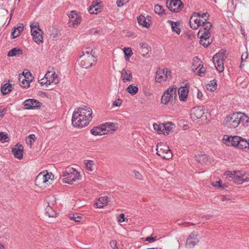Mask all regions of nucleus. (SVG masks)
<instances>
[{
    "label": "nucleus",
    "instance_id": "nucleus-1",
    "mask_svg": "<svg viewBox=\"0 0 249 249\" xmlns=\"http://www.w3.org/2000/svg\"><path fill=\"white\" fill-rule=\"evenodd\" d=\"M92 111L90 108L80 107L73 113L71 122L74 127L83 128L89 124L92 119Z\"/></svg>",
    "mask_w": 249,
    "mask_h": 249
},
{
    "label": "nucleus",
    "instance_id": "nucleus-2",
    "mask_svg": "<svg viewBox=\"0 0 249 249\" xmlns=\"http://www.w3.org/2000/svg\"><path fill=\"white\" fill-rule=\"evenodd\" d=\"M94 54L95 52L93 51V49H89L85 52H83V54L79 59L80 66L85 69L90 67L94 62V58L96 57Z\"/></svg>",
    "mask_w": 249,
    "mask_h": 249
},
{
    "label": "nucleus",
    "instance_id": "nucleus-3",
    "mask_svg": "<svg viewBox=\"0 0 249 249\" xmlns=\"http://www.w3.org/2000/svg\"><path fill=\"white\" fill-rule=\"evenodd\" d=\"M62 176L65 177L63 182L69 184H72L76 180L80 179L79 173L75 169L71 167H67L63 171Z\"/></svg>",
    "mask_w": 249,
    "mask_h": 249
},
{
    "label": "nucleus",
    "instance_id": "nucleus-4",
    "mask_svg": "<svg viewBox=\"0 0 249 249\" xmlns=\"http://www.w3.org/2000/svg\"><path fill=\"white\" fill-rule=\"evenodd\" d=\"M157 154L165 160H169L173 156L172 153L168 146L163 142L158 143L156 148Z\"/></svg>",
    "mask_w": 249,
    "mask_h": 249
},
{
    "label": "nucleus",
    "instance_id": "nucleus-5",
    "mask_svg": "<svg viewBox=\"0 0 249 249\" xmlns=\"http://www.w3.org/2000/svg\"><path fill=\"white\" fill-rule=\"evenodd\" d=\"M31 35L34 40L37 44L42 43L43 40V31L40 29L38 22L33 23L31 24Z\"/></svg>",
    "mask_w": 249,
    "mask_h": 249
},
{
    "label": "nucleus",
    "instance_id": "nucleus-6",
    "mask_svg": "<svg viewBox=\"0 0 249 249\" xmlns=\"http://www.w3.org/2000/svg\"><path fill=\"white\" fill-rule=\"evenodd\" d=\"M239 118L238 113H234L229 116H227L224 121V124L227 126V127L231 129L235 128L239 125Z\"/></svg>",
    "mask_w": 249,
    "mask_h": 249
},
{
    "label": "nucleus",
    "instance_id": "nucleus-7",
    "mask_svg": "<svg viewBox=\"0 0 249 249\" xmlns=\"http://www.w3.org/2000/svg\"><path fill=\"white\" fill-rule=\"evenodd\" d=\"M171 71L168 69H158L156 71V82L161 83L168 79V76H170Z\"/></svg>",
    "mask_w": 249,
    "mask_h": 249
},
{
    "label": "nucleus",
    "instance_id": "nucleus-8",
    "mask_svg": "<svg viewBox=\"0 0 249 249\" xmlns=\"http://www.w3.org/2000/svg\"><path fill=\"white\" fill-rule=\"evenodd\" d=\"M167 7L171 12H178L183 8V4L180 0H167Z\"/></svg>",
    "mask_w": 249,
    "mask_h": 249
},
{
    "label": "nucleus",
    "instance_id": "nucleus-9",
    "mask_svg": "<svg viewBox=\"0 0 249 249\" xmlns=\"http://www.w3.org/2000/svg\"><path fill=\"white\" fill-rule=\"evenodd\" d=\"M68 15L70 19L69 26L75 27L81 22V18L76 11H71Z\"/></svg>",
    "mask_w": 249,
    "mask_h": 249
},
{
    "label": "nucleus",
    "instance_id": "nucleus-10",
    "mask_svg": "<svg viewBox=\"0 0 249 249\" xmlns=\"http://www.w3.org/2000/svg\"><path fill=\"white\" fill-rule=\"evenodd\" d=\"M199 242L197 234L193 231L188 236L186 242V247L188 249L193 248Z\"/></svg>",
    "mask_w": 249,
    "mask_h": 249
},
{
    "label": "nucleus",
    "instance_id": "nucleus-11",
    "mask_svg": "<svg viewBox=\"0 0 249 249\" xmlns=\"http://www.w3.org/2000/svg\"><path fill=\"white\" fill-rule=\"evenodd\" d=\"M23 104L25 109H32L39 108L42 104L36 100L28 99L24 102Z\"/></svg>",
    "mask_w": 249,
    "mask_h": 249
},
{
    "label": "nucleus",
    "instance_id": "nucleus-12",
    "mask_svg": "<svg viewBox=\"0 0 249 249\" xmlns=\"http://www.w3.org/2000/svg\"><path fill=\"white\" fill-rule=\"evenodd\" d=\"M240 138V137L238 136H228L225 135L223 140L224 141V143L228 145L238 147Z\"/></svg>",
    "mask_w": 249,
    "mask_h": 249
},
{
    "label": "nucleus",
    "instance_id": "nucleus-13",
    "mask_svg": "<svg viewBox=\"0 0 249 249\" xmlns=\"http://www.w3.org/2000/svg\"><path fill=\"white\" fill-rule=\"evenodd\" d=\"M204 114L203 107H194L191 111V117L194 120L198 119L203 117Z\"/></svg>",
    "mask_w": 249,
    "mask_h": 249
},
{
    "label": "nucleus",
    "instance_id": "nucleus-14",
    "mask_svg": "<svg viewBox=\"0 0 249 249\" xmlns=\"http://www.w3.org/2000/svg\"><path fill=\"white\" fill-rule=\"evenodd\" d=\"M12 152L15 158L21 160L23 158V147L21 144L17 147H13Z\"/></svg>",
    "mask_w": 249,
    "mask_h": 249
},
{
    "label": "nucleus",
    "instance_id": "nucleus-15",
    "mask_svg": "<svg viewBox=\"0 0 249 249\" xmlns=\"http://www.w3.org/2000/svg\"><path fill=\"white\" fill-rule=\"evenodd\" d=\"M188 92L189 89L186 86L179 88L178 93L179 100L182 101H186L188 96Z\"/></svg>",
    "mask_w": 249,
    "mask_h": 249
},
{
    "label": "nucleus",
    "instance_id": "nucleus-16",
    "mask_svg": "<svg viewBox=\"0 0 249 249\" xmlns=\"http://www.w3.org/2000/svg\"><path fill=\"white\" fill-rule=\"evenodd\" d=\"M27 73H28L27 72L26 75H24V74L21 75H19L18 80L21 83L20 86L24 88L29 87L30 86V81L32 80L31 79H26V78H28V77L26 76Z\"/></svg>",
    "mask_w": 249,
    "mask_h": 249
},
{
    "label": "nucleus",
    "instance_id": "nucleus-17",
    "mask_svg": "<svg viewBox=\"0 0 249 249\" xmlns=\"http://www.w3.org/2000/svg\"><path fill=\"white\" fill-rule=\"evenodd\" d=\"M121 78H123L124 82L131 81L132 79V73L130 71L124 69L121 71Z\"/></svg>",
    "mask_w": 249,
    "mask_h": 249
},
{
    "label": "nucleus",
    "instance_id": "nucleus-18",
    "mask_svg": "<svg viewBox=\"0 0 249 249\" xmlns=\"http://www.w3.org/2000/svg\"><path fill=\"white\" fill-rule=\"evenodd\" d=\"M43 178L44 176H43V174L42 173H40L37 175L35 180V184L41 188L47 187V185L43 180Z\"/></svg>",
    "mask_w": 249,
    "mask_h": 249
},
{
    "label": "nucleus",
    "instance_id": "nucleus-19",
    "mask_svg": "<svg viewBox=\"0 0 249 249\" xmlns=\"http://www.w3.org/2000/svg\"><path fill=\"white\" fill-rule=\"evenodd\" d=\"M109 198L107 196L100 197L98 202H96L94 204V206L97 208H103L104 205H107L108 203Z\"/></svg>",
    "mask_w": 249,
    "mask_h": 249
},
{
    "label": "nucleus",
    "instance_id": "nucleus-20",
    "mask_svg": "<svg viewBox=\"0 0 249 249\" xmlns=\"http://www.w3.org/2000/svg\"><path fill=\"white\" fill-rule=\"evenodd\" d=\"M235 183L237 184H241L244 182H249V178H244L243 177L238 174H234L233 178L232 179Z\"/></svg>",
    "mask_w": 249,
    "mask_h": 249
},
{
    "label": "nucleus",
    "instance_id": "nucleus-21",
    "mask_svg": "<svg viewBox=\"0 0 249 249\" xmlns=\"http://www.w3.org/2000/svg\"><path fill=\"white\" fill-rule=\"evenodd\" d=\"M174 99H175L174 97L172 95L166 94L164 92L161 96V103L164 105H167L168 103H172Z\"/></svg>",
    "mask_w": 249,
    "mask_h": 249
},
{
    "label": "nucleus",
    "instance_id": "nucleus-22",
    "mask_svg": "<svg viewBox=\"0 0 249 249\" xmlns=\"http://www.w3.org/2000/svg\"><path fill=\"white\" fill-rule=\"evenodd\" d=\"M224 60H225L213 59V61L215 66V67L216 68V70L219 72H222L224 71V67L223 61Z\"/></svg>",
    "mask_w": 249,
    "mask_h": 249
},
{
    "label": "nucleus",
    "instance_id": "nucleus-23",
    "mask_svg": "<svg viewBox=\"0 0 249 249\" xmlns=\"http://www.w3.org/2000/svg\"><path fill=\"white\" fill-rule=\"evenodd\" d=\"M239 118H240L239 120V124L240 123H242L244 126H248V123L249 122V118L245 114L243 113L239 112Z\"/></svg>",
    "mask_w": 249,
    "mask_h": 249
},
{
    "label": "nucleus",
    "instance_id": "nucleus-24",
    "mask_svg": "<svg viewBox=\"0 0 249 249\" xmlns=\"http://www.w3.org/2000/svg\"><path fill=\"white\" fill-rule=\"evenodd\" d=\"M168 22L170 23L172 30L173 32H175L178 35L180 33L181 30L179 27L180 25V22L179 21L174 22L169 20L168 21Z\"/></svg>",
    "mask_w": 249,
    "mask_h": 249
},
{
    "label": "nucleus",
    "instance_id": "nucleus-25",
    "mask_svg": "<svg viewBox=\"0 0 249 249\" xmlns=\"http://www.w3.org/2000/svg\"><path fill=\"white\" fill-rule=\"evenodd\" d=\"M23 28L24 27L22 24H20L19 26H18L17 28H15L14 30L11 33L13 38H15L19 36L23 30Z\"/></svg>",
    "mask_w": 249,
    "mask_h": 249
},
{
    "label": "nucleus",
    "instance_id": "nucleus-26",
    "mask_svg": "<svg viewBox=\"0 0 249 249\" xmlns=\"http://www.w3.org/2000/svg\"><path fill=\"white\" fill-rule=\"evenodd\" d=\"M22 54V50L19 48H14L8 53V56H19Z\"/></svg>",
    "mask_w": 249,
    "mask_h": 249
},
{
    "label": "nucleus",
    "instance_id": "nucleus-27",
    "mask_svg": "<svg viewBox=\"0 0 249 249\" xmlns=\"http://www.w3.org/2000/svg\"><path fill=\"white\" fill-rule=\"evenodd\" d=\"M12 86L9 83H6L1 87V92L3 95L10 93L12 90Z\"/></svg>",
    "mask_w": 249,
    "mask_h": 249
},
{
    "label": "nucleus",
    "instance_id": "nucleus-28",
    "mask_svg": "<svg viewBox=\"0 0 249 249\" xmlns=\"http://www.w3.org/2000/svg\"><path fill=\"white\" fill-rule=\"evenodd\" d=\"M211 34L210 31L207 32L206 31L202 29H199L197 36L200 39L208 38L209 39L211 36Z\"/></svg>",
    "mask_w": 249,
    "mask_h": 249
},
{
    "label": "nucleus",
    "instance_id": "nucleus-29",
    "mask_svg": "<svg viewBox=\"0 0 249 249\" xmlns=\"http://www.w3.org/2000/svg\"><path fill=\"white\" fill-rule=\"evenodd\" d=\"M213 59H222L226 60L227 58L226 51L224 50H221L218 53H216L213 56Z\"/></svg>",
    "mask_w": 249,
    "mask_h": 249
},
{
    "label": "nucleus",
    "instance_id": "nucleus-30",
    "mask_svg": "<svg viewBox=\"0 0 249 249\" xmlns=\"http://www.w3.org/2000/svg\"><path fill=\"white\" fill-rule=\"evenodd\" d=\"M137 20L139 24L142 25L143 27L148 28L149 26V24L146 21V18L144 16L141 15L137 18Z\"/></svg>",
    "mask_w": 249,
    "mask_h": 249
},
{
    "label": "nucleus",
    "instance_id": "nucleus-31",
    "mask_svg": "<svg viewBox=\"0 0 249 249\" xmlns=\"http://www.w3.org/2000/svg\"><path fill=\"white\" fill-rule=\"evenodd\" d=\"M45 214L48 215L50 217H54L57 214L56 212L53 210L52 208L49 205L46 208Z\"/></svg>",
    "mask_w": 249,
    "mask_h": 249
},
{
    "label": "nucleus",
    "instance_id": "nucleus-32",
    "mask_svg": "<svg viewBox=\"0 0 249 249\" xmlns=\"http://www.w3.org/2000/svg\"><path fill=\"white\" fill-rule=\"evenodd\" d=\"M177 87L175 86H173L171 88H168L164 91L166 94L172 95L174 98L177 96Z\"/></svg>",
    "mask_w": 249,
    "mask_h": 249
},
{
    "label": "nucleus",
    "instance_id": "nucleus-33",
    "mask_svg": "<svg viewBox=\"0 0 249 249\" xmlns=\"http://www.w3.org/2000/svg\"><path fill=\"white\" fill-rule=\"evenodd\" d=\"M153 128L154 130L159 134H163L164 129V124H158L156 123L153 124Z\"/></svg>",
    "mask_w": 249,
    "mask_h": 249
},
{
    "label": "nucleus",
    "instance_id": "nucleus-34",
    "mask_svg": "<svg viewBox=\"0 0 249 249\" xmlns=\"http://www.w3.org/2000/svg\"><path fill=\"white\" fill-rule=\"evenodd\" d=\"M126 90L130 94L132 95H135L138 92V88L137 87V86L130 85L127 88Z\"/></svg>",
    "mask_w": 249,
    "mask_h": 249
},
{
    "label": "nucleus",
    "instance_id": "nucleus-35",
    "mask_svg": "<svg viewBox=\"0 0 249 249\" xmlns=\"http://www.w3.org/2000/svg\"><path fill=\"white\" fill-rule=\"evenodd\" d=\"M199 16H200V13L196 12V13H194L193 14L192 16H191V17L190 18V25L192 29H196L199 27L198 25H196L195 23L193 24V23H192V22L193 21V19L194 18H196V17H199Z\"/></svg>",
    "mask_w": 249,
    "mask_h": 249
},
{
    "label": "nucleus",
    "instance_id": "nucleus-36",
    "mask_svg": "<svg viewBox=\"0 0 249 249\" xmlns=\"http://www.w3.org/2000/svg\"><path fill=\"white\" fill-rule=\"evenodd\" d=\"M171 125H173V124L172 122H168L165 124H164V131L163 132V134L164 135H168L169 133L172 130V127L171 126Z\"/></svg>",
    "mask_w": 249,
    "mask_h": 249
},
{
    "label": "nucleus",
    "instance_id": "nucleus-37",
    "mask_svg": "<svg viewBox=\"0 0 249 249\" xmlns=\"http://www.w3.org/2000/svg\"><path fill=\"white\" fill-rule=\"evenodd\" d=\"M104 129L101 128L99 127H95L92 128L91 130V133L93 135L97 136V135H102L103 134H105V133H103Z\"/></svg>",
    "mask_w": 249,
    "mask_h": 249
},
{
    "label": "nucleus",
    "instance_id": "nucleus-38",
    "mask_svg": "<svg viewBox=\"0 0 249 249\" xmlns=\"http://www.w3.org/2000/svg\"><path fill=\"white\" fill-rule=\"evenodd\" d=\"M140 45L142 49V52L143 53L142 56H145L148 53V51H151V47L148 46V44L146 43H142Z\"/></svg>",
    "mask_w": 249,
    "mask_h": 249
},
{
    "label": "nucleus",
    "instance_id": "nucleus-39",
    "mask_svg": "<svg viewBox=\"0 0 249 249\" xmlns=\"http://www.w3.org/2000/svg\"><path fill=\"white\" fill-rule=\"evenodd\" d=\"M248 141H249L241 137L240 140L239 142L238 147L242 149L247 148V145H249Z\"/></svg>",
    "mask_w": 249,
    "mask_h": 249
},
{
    "label": "nucleus",
    "instance_id": "nucleus-40",
    "mask_svg": "<svg viewBox=\"0 0 249 249\" xmlns=\"http://www.w3.org/2000/svg\"><path fill=\"white\" fill-rule=\"evenodd\" d=\"M124 53L125 54V58L126 60H128L130 57L132 55L133 52L130 48L124 47L123 49Z\"/></svg>",
    "mask_w": 249,
    "mask_h": 249
},
{
    "label": "nucleus",
    "instance_id": "nucleus-41",
    "mask_svg": "<svg viewBox=\"0 0 249 249\" xmlns=\"http://www.w3.org/2000/svg\"><path fill=\"white\" fill-rule=\"evenodd\" d=\"M105 125L107 128H108V131L110 130L114 131L118 128L117 124L112 123H107Z\"/></svg>",
    "mask_w": 249,
    "mask_h": 249
},
{
    "label": "nucleus",
    "instance_id": "nucleus-42",
    "mask_svg": "<svg viewBox=\"0 0 249 249\" xmlns=\"http://www.w3.org/2000/svg\"><path fill=\"white\" fill-rule=\"evenodd\" d=\"M208 160V156L206 154H201L197 157V160L200 163H205Z\"/></svg>",
    "mask_w": 249,
    "mask_h": 249
},
{
    "label": "nucleus",
    "instance_id": "nucleus-43",
    "mask_svg": "<svg viewBox=\"0 0 249 249\" xmlns=\"http://www.w3.org/2000/svg\"><path fill=\"white\" fill-rule=\"evenodd\" d=\"M85 164L86 166V168L88 170L92 171L94 170L93 168L94 165V162L91 160H87L85 161Z\"/></svg>",
    "mask_w": 249,
    "mask_h": 249
},
{
    "label": "nucleus",
    "instance_id": "nucleus-44",
    "mask_svg": "<svg viewBox=\"0 0 249 249\" xmlns=\"http://www.w3.org/2000/svg\"><path fill=\"white\" fill-rule=\"evenodd\" d=\"M216 81L213 80L210 82V83L207 85V89L213 91L216 89Z\"/></svg>",
    "mask_w": 249,
    "mask_h": 249
},
{
    "label": "nucleus",
    "instance_id": "nucleus-45",
    "mask_svg": "<svg viewBox=\"0 0 249 249\" xmlns=\"http://www.w3.org/2000/svg\"><path fill=\"white\" fill-rule=\"evenodd\" d=\"M9 140L8 135L7 133L0 132V141L2 142H8Z\"/></svg>",
    "mask_w": 249,
    "mask_h": 249
},
{
    "label": "nucleus",
    "instance_id": "nucleus-46",
    "mask_svg": "<svg viewBox=\"0 0 249 249\" xmlns=\"http://www.w3.org/2000/svg\"><path fill=\"white\" fill-rule=\"evenodd\" d=\"M43 176H44L43 180L47 186H49V185L52 183V182L53 181V179H50L51 176L49 173H47L45 175L43 174Z\"/></svg>",
    "mask_w": 249,
    "mask_h": 249
},
{
    "label": "nucleus",
    "instance_id": "nucleus-47",
    "mask_svg": "<svg viewBox=\"0 0 249 249\" xmlns=\"http://www.w3.org/2000/svg\"><path fill=\"white\" fill-rule=\"evenodd\" d=\"M69 218L71 220H73L75 222H80L82 217L79 216L78 213L70 214Z\"/></svg>",
    "mask_w": 249,
    "mask_h": 249
},
{
    "label": "nucleus",
    "instance_id": "nucleus-48",
    "mask_svg": "<svg viewBox=\"0 0 249 249\" xmlns=\"http://www.w3.org/2000/svg\"><path fill=\"white\" fill-rule=\"evenodd\" d=\"M154 11L157 14L160 15L162 14L164 10L161 6L157 4L155 6Z\"/></svg>",
    "mask_w": 249,
    "mask_h": 249
},
{
    "label": "nucleus",
    "instance_id": "nucleus-49",
    "mask_svg": "<svg viewBox=\"0 0 249 249\" xmlns=\"http://www.w3.org/2000/svg\"><path fill=\"white\" fill-rule=\"evenodd\" d=\"M35 138L36 137L34 134L30 135L26 139V143L28 145H30L31 146L33 142H35Z\"/></svg>",
    "mask_w": 249,
    "mask_h": 249
},
{
    "label": "nucleus",
    "instance_id": "nucleus-50",
    "mask_svg": "<svg viewBox=\"0 0 249 249\" xmlns=\"http://www.w3.org/2000/svg\"><path fill=\"white\" fill-rule=\"evenodd\" d=\"M200 66H201V67L199 68V70L197 71V73H198V75L201 76L202 74H204L206 71V70L203 67L202 65L199 64L197 68H196L195 69L193 68V71H195L197 69V68H198L200 67Z\"/></svg>",
    "mask_w": 249,
    "mask_h": 249
},
{
    "label": "nucleus",
    "instance_id": "nucleus-51",
    "mask_svg": "<svg viewBox=\"0 0 249 249\" xmlns=\"http://www.w3.org/2000/svg\"><path fill=\"white\" fill-rule=\"evenodd\" d=\"M200 29H202L203 30L206 31L207 32L210 31L211 27H212V24L210 22L208 21L205 23V24L202 25L201 26Z\"/></svg>",
    "mask_w": 249,
    "mask_h": 249
},
{
    "label": "nucleus",
    "instance_id": "nucleus-52",
    "mask_svg": "<svg viewBox=\"0 0 249 249\" xmlns=\"http://www.w3.org/2000/svg\"><path fill=\"white\" fill-rule=\"evenodd\" d=\"M211 42L209 40V39L208 38H203L200 39V44L204 46L205 47H207L210 44Z\"/></svg>",
    "mask_w": 249,
    "mask_h": 249
},
{
    "label": "nucleus",
    "instance_id": "nucleus-53",
    "mask_svg": "<svg viewBox=\"0 0 249 249\" xmlns=\"http://www.w3.org/2000/svg\"><path fill=\"white\" fill-rule=\"evenodd\" d=\"M49 81H50V80H47L44 77L43 78L39 80L38 82L42 86L45 85L46 86H48L50 85V82H49Z\"/></svg>",
    "mask_w": 249,
    "mask_h": 249
},
{
    "label": "nucleus",
    "instance_id": "nucleus-54",
    "mask_svg": "<svg viewBox=\"0 0 249 249\" xmlns=\"http://www.w3.org/2000/svg\"><path fill=\"white\" fill-rule=\"evenodd\" d=\"M54 72L48 71L45 75V78L47 80H51L53 78V76H54Z\"/></svg>",
    "mask_w": 249,
    "mask_h": 249
},
{
    "label": "nucleus",
    "instance_id": "nucleus-55",
    "mask_svg": "<svg viewBox=\"0 0 249 249\" xmlns=\"http://www.w3.org/2000/svg\"><path fill=\"white\" fill-rule=\"evenodd\" d=\"M154 235V234H152L150 236L146 237V238L145 239V241H147L149 243H153L154 241H155L156 240L157 236H153Z\"/></svg>",
    "mask_w": 249,
    "mask_h": 249
},
{
    "label": "nucleus",
    "instance_id": "nucleus-56",
    "mask_svg": "<svg viewBox=\"0 0 249 249\" xmlns=\"http://www.w3.org/2000/svg\"><path fill=\"white\" fill-rule=\"evenodd\" d=\"M225 176H226V178L228 179L229 180H231L233 178V177L234 176V173L231 171H227L225 172Z\"/></svg>",
    "mask_w": 249,
    "mask_h": 249
},
{
    "label": "nucleus",
    "instance_id": "nucleus-57",
    "mask_svg": "<svg viewBox=\"0 0 249 249\" xmlns=\"http://www.w3.org/2000/svg\"><path fill=\"white\" fill-rule=\"evenodd\" d=\"M89 11L90 14H97L98 12H100V9L97 8H92V7L90 6L89 9Z\"/></svg>",
    "mask_w": 249,
    "mask_h": 249
},
{
    "label": "nucleus",
    "instance_id": "nucleus-58",
    "mask_svg": "<svg viewBox=\"0 0 249 249\" xmlns=\"http://www.w3.org/2000/svg\"><path fill=\"white\" fill-rule=\"evenodd\" d=\"M127 1V0H117L116 4L118 7H120L125 4Z\"/></svg>",
    "mask_w": 249,
    "mask_h": 249
},
{
    "label": "nucleus",
    "instance_id": "nucleus-59",
    "mask_svg": "<svg viewBox=\"0 0 249 249\" xmlns=\"http://www.w3.org/2000/svg\"><path fill=\"white\" fill-rule=\"evenodd\" d=\"M53 77V78L51 80L49 81V82H50V84L51 83H54V84H58L59 82V80L58 78L57 75L55 74Z\"/></svg>",
    "mask_w": 249,
    "mask_h": 249
},
{
    "label": "nucleus",
    "instance_id": "nucleus-60",
    "mask_svg": "<svg viewBox=\"0 0 249 249\" xmlns=\"http://www.w3.org/2000/svg\"><path fill=\"white\" fill-rule=\"evenodd\" d=\"M134 174H135V178L137 179H140V180H142V176L139 172L135 170L134 171Z\"/></svg>",
    "mask_w": 249,
    "mask_h": 249
},
{
    "label": "nucleus",
    "instance_id": "nucleus-61",
    "mask_svg": "<svg viewBox=\"0 0 249 249\" xmlns=\"http://www.w3.org/2000/svg\"><path fill=\"white\" fill-rule=\"evenodd\" d=\"M198 17L194 18L193 21L195 22V24L198 25V27L202 26L201 24V21L200 18H197Z\"/></svg>",
    "mask_w": 249,
    "mask_h": 249
},
{
    "label": "nucleus",
    "instance_id": "nucleus-62",
    "mask_svg": "<svg viewBox=\"0 0 249 249\" xmlns=\"http://www.w3.org/2000/svg\"><path fill=\"white\" fill-rule=\"evenodd\" d=\"M100 6V1H98V0H95L92 2V4L90 6L92 7V8H94L96 6Z\"/></svg>",
    "mask_w": 249,
    "mask_h": 249
},
{
    "label": "nucleus",
    "instance_id": "nucleus-63",
    "mask_svg": "<svg viewBox=\"0 0 249 249\" xmlns=\"http://www.w3.org/2000/svg\"><path fill=\"white\" fill-rule=\"evenodd\" d=\"M248 57V53L247 52L243 53L241 55V60H242V62L246 60Z\"/></svg>",
    "mask_w": 249,
    "mask_h": 249
},
{
    "label": "nucleus",
    "instance_id": "nucleus-64",
    "mask_svg": "<svg viewBox=\"0 0 249 249\" xmlns=\"http://www.w3.org/2000/svg\"><path fill=\"white\" fill-rule=\"evenodd\" d=\"M122 103V101L121 99H118V100L115 101L113 102V105L114 106L118 107L121 105Z\"/></svg>",
    "mask_w": 249,
    "mask_h": 249
}]
</instances>
